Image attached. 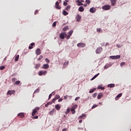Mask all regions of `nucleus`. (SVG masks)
I'll return each mask as SVG.
<instances>
[{
    "label": "nucleus",
    "mask_w": 131,
    "mask_h": 131,
    "mask_svg": "<svg viewBox=\"0 0 131 131\" xmlns=\"http://www.w3.org/2000/svg\"><path fill=\"white\" fill-rule=\"evenodd\" d=\"M62 101H63V99H62V98H60V99L58 100V102H62Z\"/></svg>",
    "instance_id": "6e6d98bb"
},
{
    "label": "nucleus",
    "mask_w": 131,
    "mask_h": 131,
    "mask_svg": "<svg viewBox=\"0 0 131 131\" xmlns=\"http://www.w3.org/2000/svg\"><path fill=\"white\" fill-rule=\"evenodd\" d=\"M56 99L54 98H53V100H52V102H51V103L53 104V103H55V102H56Z\"/></svg>",
    "instance_id": "49530a36"
},
{
    "label": "nucleus",
    "mask_w": 131,
    "mask_h": 131,
    "mask_svg": "<svg viewBox=\"0 0 131 131\" xmlns=\"http://www.w3.org/2000/svg\"><path fill=\"white\" fill-rule=\"evenodd\" d=\"M40 108L39 107H36L33 110V112L32 113V116H34L35 115V114H37V112L38 111V110H39Z\"/></svg>",
    "instance_id": "7ed1b4c3"
},
{
    "label": "nucleus",
    "mask_w": 131,
    "mask_h": 131,
    "mask_svg": "<svg viewBox=\"0 0 131 131\" xmlns=\"http://www.w3.org/2000/svg\"><path fill=\"white\" fill-rule=\"evenodd\" d=\"M85 3L86 5H90L91 4V0H86Z\"/></svg>",
    "instance_id": "e433bc0d"
},
{
    "label": "nucleus",
    "mask_w": 131,
    "mask_h": 131,
    "mask_svg": "<svg viewBox=\"0 0 131 131\" xmlns=\"http://www.w3.org/2000/svg\"><path fill=\"white\" fill-rule=\"evenodd\" d=\"M65 36L66 37V32H64L60 34L59 37L61 39H64Z\"/></svg>",
    "instance_id": "423d86ee"
},
{
    "label": "nucleus",
    "mask_w": 131,
    "mask_h": 131,
    "mask_svg": "<svg viewBox=\"0 0 131 131\" xmlns=\"http://www.w3.org/2000/svg\"><path fill=\"white\" fill-rule=\"evenodd\" d=\"M78 11L79 12H83V11H84V8H83V7L81 6L78 8Z\"/></svg>",
    "instance_id": "412c9836"
},
{
    "label": "nucleus",
    "mask_w": 131,
    "mask_h": 131,
    "mask_svg": "<svg viewBox=\"0 0 131 131\" xmlns=\"http://www.w3.org/2000/svg\"><path fill=\"white\" fill-rule=\"evenodd\" d=\"M105 46H109V43L108 42L106 43Z\"/></svg>",
    "instance_id": "774afa93"
},
{
    "label": "nucleus",
    "mask_w": 131,
    "mask_h": 131,
    "mask_svg": "<svg viewBox=\"0 0 131 131\" xmlns=\"http://www.w3.org/2000/svg\"><path fill=\"white\" fill-rule=\"evenodd\" d=\"M98 90H102V91H104V90H105V87H102V85H99L98 86Z\"/></svg>",
    "instance_id": "b1692460"
},
{
    "label": "nucleus",
    "mask_w": 131,
    "mask_h": 131,
    "mask_svg": "<svg viewBox=\"0 0 131 131\" xmlns=\"http://www.w3.org/2000/svg\"><path fill=\"white\" fill-rule=\"evenodd\" d=\"M76 108H77V104H75V105H74L71 108H70V110L72 112V114H75V113L76 112L75 111V110L76 109Z\"/></svg>",
    "instance_id": "f03ea898"
},
{
    "label": "nucleus",
    "mask_w": 131,
    "mask_h": 131,
    "mask_svg": "<svg viewBox=\"0 0 131 131\" xmlns=\"http://www.w3.org/2000/svg\"><path fill=\"white\" fill-rule=\"evenodd\" d=\"M120 55H116V56H110V59L112 60H115L116 59H120Z\"/></svg>",
    "instance_id": "0eeeda50"
},
{
    "label": "nucleus",
    "mask_w": 131,
    "mask_h": 131,
    "mask_svg": "<svg viewBox=\"0 0 131 131\" xmlns=\"http://www.w3.org/2000/svg\"><path fill=\"white\" fill-rule=\"evenodd\" d=\"M47 73H48L47 71H40L38 73V75H39V76H41V75H46Z\"/></svg>",
    "instance_id": "6e6552de"
},
{
    "label": "nucleus",
    "mask_w": 131,
    "mask_h": 131,
    "mask_svg": "<svg viewBox=\"0 0 131 131\" xmlns=\"http://www.w3.org/2000/svg\"><path fill=\"white\" fill-rule=\"evenodd\" d=\"M81 122H82V120H80L79 121V123H81Z\"/></svg>",
    "instance_id": "e2e57ef3"
},
{
    "label": "nucleus",
    "mask_w": 131,
    "mask_h": 131,
    "mask_svg": "<svg viewBox=\"0 0 131 131\" xmlns=\"http://www.w3.org/2000/svg\"><path fill=\"white\" fill-rule=\"evenodd\" d=\"M14 60H15V61H17V56H16V55L15 56V59Z\"/></svg>",
    "instance_id": "052dcab7"
},
{
    "label": "nucleus",
    "mask_w": 131,
    "mask_h": 131,
    "mask_svg": "<svg viewBox=\"0 0 131 131\" xmlns=\"http://www.w3.org/2000/svg\"><path fill=\"white\" fill-rule=\"evenodd\" d=\"M96 11V8H94V7H92L90 9V12L91 13H95Z\"/></svg>",
    "instance_id": "a211bd4d"
},
{
    "label": "nucleus",
    "mask_w": 131,
    "mask_h": 131,
    "mask_svg": "<svg viewBox=\"0 0 131 131\" xmlns=\"http://www.w3.org/2000/svg\"><path fill=\"white\" fill-rule=\"evenodd\" d=\"M96 91V88H94L93 89H91L89 91L90 94H92V93H94Z\"/></svg>",
    "instance_id": "7c9ffc66"
},
{
    "label": "nucleus",
    "mask_w": 131,
    "mask_h": 131,
    "mask_svg": "<svg viewBox=\"0 0 131 131\" xmlns=\"http://www.w3.org/2000/svg\"><path fill=\"white\" fill-rule=\"evenodd\" d=\"M63 15H64V16H67V15H68V12H67L66 11L64 10L62 12Z\"/></svg>",
    "instance_id": "2f4dec72"
},
{
    "label": "nucleus",
    "mask_w": 131,
    "mask_h": 131,
    "mask_svg": "<svg viewBox=\"0 0 131 131\" xmlns=\"http://www.w3.org/2000/svg\"><path fill=\"white\" fill-rule=\"evenodd\" d=\"M100 75V73H98L96 75H95L92 79L91 80H94V79H95V78H96V77H98V76H99V75Z\"/></svg>",
    "instance_id": "bb28decb"
},
{
    "label": "nucleus",
    "mask_w": 131,
    "mask_h": 131,
    "mask_svg": "<svg viewBox=\"0 0 131 131\" xmlns=\"http://www.w3.org/2000/svg\"><path fill=\"white\" fill-rule=\"evenodd\" d=\"M56 100H58V99H60V95H55V98Z\"/></svg>",
    "instance_id": "4c0bfd02"
},
{
    "label": "nucleus",
    "mask_w": 131,
    "mask_h": 131,
    "mask_svg": "<svg viewBox=\"0 0 131 131\" xmlns=\"http://www.w3.org/2000/svg\"><path fill=\"white\" fill-rule=\"evenodd\" d=\"M124 65H125V62H123L120 64V66H124Z\"/></svg>",
    "instance_id": "de8ad7c7"
},
{
    "label": "nucleus",
    "mask_w": 131,
    "mask_h": 131,
    "mask_svg": "<svg viewBox=\"0 0 131 131\" xmlns=\"http://www.w3.org/2000/svg\"><path fill=\"white\" fill-rule=\"evenodd\" d=\"M77 46L79 48H84L85 47V43H82V42H80V43H78L77 45Z\"/></svg>",
    "instance_id": "9d476101"
},
{
    "label": "nucleus",
    "mask_w": 131,
    "mask_h": 131,
    "mask_svg": "<svg viewBox=\"0 0 131 131\" xmlns=\"http://www.w3.org/2000/svg\"><path fill=\"white\" fill-rule=\"evenodd\" d=\"M40 67V64H37L35 66V69H38V68H39Z\"/></svg>",
    "instance_id": "c756f323"
},
{
    "label": "nucleus",
    "mask_w": 131,
    "mask_h": 131,
    "mask_svg": "<svg viewBox=\"0 0 131 131\" xmlns=\"http://www.w3.org/2000/svg\"><path fill=\"white\" fill-rule=\"evenodd\" d=\"M52 96H53V95H52V94H51L49 95L48 100H50L51 99V98H52Z\"/></svg>",
    "instance_id": "3c124183"
},
{
    "label": "nucleus",
    "mask_w": 131,
    "mask_h": 131,
    "mask_svg": "<svg viewBox=\"0 0 131 131\" xmlns=\"http://www.w3.org/2000/svg\"><path fill=\"white\" fill-rule=\"evenodd\" d=\"M67 129H66V128H63L62 129V131H67Z\"/></svg>",
    "instance_id": "0e129e2a"
},
{
    "label": "nucleus",
    "mask_w": 131,
    "mask_h": 131,
    "mask_svg": "<svg viewBox=\"0 0 131 131\" xmlns=\"http://www.w3.org/2000/svg\"><path fill=\"white\" fill-rule=\"evenodd\" d=\"M98 106H99L98 104H94L92 107V109H94V108H96V107H98Z\"/></svg>",
    "instance_id": "c9c22d12"
},
{
    "label": "nucleus",
    "mask_w": 131,
    "mask_h": 131,
    "mask_svg": "<svg viewBox=\"0 0 131 131\" xmlns=\"http://www.w3.org/2000/svg\"><path fill=\"white\" fill-rule=\"evenodd\" d=\"M17 116L20 118H24L25 117V114L24 113H20L17 115Z\"/></svg>",
    "instance_id": "9b49d317"
},
{
    "label": "nucleus",
    "mask_w": 131,
    "mask_h": 131,
    "mask_svg": "<svg viewBox=\"0 0 131 131\" xmlns=\"http://www.w3.org/2000/svg\"><path fill=\"white\" fill-rule=\"evenodd\" d=\"M107 86H108V88H114V86H115V84H109Z\"/></svg>",
    "instance_id": "c85d7f7f"
},
{
    "label": "nucleus",
    "mask_w": 131,
    "mask_h": 131,
    "mask_svg": "<svg viewBox=\"0 0 131 131\" xmlns=\"http://www.w3.org/2000/svg\"><path fill=\"white\" fill-rule=\"evenodd\" d=\"M52 102H49L47 104H45V107H48L49 105H52Z\"/></svg>",
    "instance_id": "473e14b6"
},
{
    "label": "nucleus",
    "mask_w": 131,
    "mask_h": 131,
    "mask_svg": "<svg viewBox=\"0 0 131 131\" xmlns=\"http://www.w3.org/2000/svg\"><path fill=\"white\" fill-rule=\"evenodd\" d=\"M116 2H117V0H111V5L112 6H115L116 5Z\"/></svg>",
    "instance_id": "f3484780"
},
{
    "label": "nucleus",
    "mask_w": 131,
    "mask_h": 131,
    "mask_svg": "<svg viewBox=\"0 0 131 131\" xmlns=\"http://www.w3.org/2000/svg\"><path fill=\"white\" fill-rule=\"evenodd\" d=\"M37 13H38V10H36L35 11L34 14L36 15V14H37Z\"/></svg>",
    "instance_id": "864d4df0"
},
{
    "label": "nucleus",
    "mask_w": 131,
    "mask_h": 131,
    "mask_svg": "<svg viewBox=\"0 0 131 131\" xmlns=\"http://www.w3.org/2000/svg\"><path fill=\"white\" fill-rule=\"evenodd\" d=\"M42 58H43V57L42 55H40L39 58H38V61H40V60H41V59H42Z\"/></svg>",
    "instance_id": "79ce46f5"
},
{
    "label": "nucleus",
    "mask_w": 131,
    "mask_h": 131,
    "mask_svg": "<svg viewBox=\"0 0 131 131\" xmlns=\"http://www.w3.org/2000/svg\"><path fill=\"white\" fill-rule=\"evenodd\" d=\"M62 2V0H58L55 3V8L57 9V10H61V6H59L60 5V3Z\"/></svg>",
    "instance_id": "f257e3e1"
},
{
    "label": "nucleus",
    "mask_w": 131,
    "mask_h": 131,
    "mask_svg": "<svg viewBox=\"0 0 131 131\" xmlns=\"http://www.w3.org/2000/svg\"><path fill=\"white\" fill-rule=\"evenodd\" d=\"M4 61H7V57H6L4 59Z\"/></svg>",
    "instance_id": "338daca9"
},
{
    "label": "nucleus",
    "mask_w": 131,
    "mask_h": 131,
    "mask_svg": "<svg viewBox=\"0 0 131 131\" xmlns=\"http://www.w3.org/2000/svg\"><path fill=\"white\" fill-rule=\"evenodd\" d=\"M97 31H98V32H100V31H101V28L97 29Z\"/></svg>",
    "instance_id": "13d9d810"
},
{
    "label": "nucleus",
    "mask_w": 131,
    "mask_h": 131,
    "mask_svg": "<svg viewBox=\"0 0 131 131\" xmlns=\"http://www.w3.org/2000/svg\"><path fill=\"white\" fill-rule=\"evenodd\" d=\"M122 96V93H120L115 98V100H117L118 99H119V98H120V97H121Z\"/></svg>",
    "instance_id": "393cba45"
},
{
    "label": "nucleus",
    "mask_w": 131,
    "mask_h": 131,
    "mask_svg": "<svg viewBox=\"0 0 131 131\" xmlns=\"http://www.w3.org/2000/svg\"><path fill=\"white\" fill-rule=\"evenodd\" d=\"M55 94H56V92H55V91L53 92L51 94H50L51 95H52V96H54L55 95Z\"/></svg>",
    "instance_id": "603ef678"
},
{
    "label": "nucleus",
    "mask_w": 131,
    "mask_h": 131,
    "mask_svg": "<svg viewBox=\"0 0 131 131\" xmlns=\"http://www.w3.org/2000/svg\"><path fill=\"white\" fill-rule=\"evenodd\" d=\"M102 10H104V11H108V10H110L111 9V6L110 5H104L102 7Z\"/></svg>",
    "instance_id": "20e7f679"
},
{
    "label": "nucleus",
    "mask_w": 131,
    "mask_h": 131,
    "mask_svg": "<svg viewBox=\"0 0 131 131\" xmlns=\"http://www.w3.org/2000/svg\"><path fill=\"white\" fill-rule=\"evenodd\" d=\"M55 108L57 110V111H59L60 109H61V105L60 104H56L55 105Z\"/></svg>",
    "instance_id": "ddd939ff"
},
{
    "label": "nucleus",
    "mask_w": 131,
    "mask_h": 131,
    "mask_svg": "<svg viewBox=\"0 0 131 131\" xmlns=\"http://www.w3.org/2000/svg\"><path fill=\"white\" fill-rule=\"evenodd\" d=\"M70 112V108H68L67 111L65 112L66 114H68Z\"/></svg>",
    "instance_id": "72a5a7b5"
},
{
    "label": "nucleus",
    "mask_w": 131,
    "mask_h": 131,
    "mask_svg": "<svg viewBox=\"0 0 131 131\" xmlns=\"http://www.w3.org/2000/svg\"><path fill=\"white\" fill-rule=\"evenodd\" d=\"M64 99L65 100H67V99H68V96H67V95L64 96Z\"/></svg>",
    "instance_id": "8fccbe9b"
},
{
    "label": "nucleus",
    "mask_w": 131,
    "mask_h": 131,
    "mask_svg": "<svg viewBox=\"0 0 131 131\" xmlns=\"http://www.w3.org/2000/svg\"><path fill=\"white\" fill-rule=\"evenodd\" d=\"M32 118H33V119H37V118H38V116H36L35 117H33Z\"/></svg>",
    "instance_id": "09e8293b"
},
{
    "label": "nucleus",
    "mask_w": 131,
    "mask_h": 131,
    "mask_svg": "<svg viewBox=\"0 0 131 131\" xmlns=\"http://www.w3.org/2000/svg\"><path fill=\"white\" fill-rule=\"evenodd\" d=\"M78 100H79V97H76V98L75 99V101H77Z\"/></svg>",
    "instance_id": "4d7b16f0"
},
{
    "label": "nucleus",
    "mask_w": 131,
    "mask_h": 131,
    "mask_svg": "<svg viewBox=\"0 0 131 131\" xmlns=\"http://www.w3.org/2000/svg\"><path fill=\"white\" fill-rule=\"evenodd\" d=\"M18 59H19V55H17V61H18Z\"/></svg>",
    "instance_id": "69168bd1"
},
{
    "label": "nucleus",
    "mask_w": 131,
    "mask_h": 131,
    "mask_svg": "<svg viewBox=\"0 0 131 131\" xmlns=\"http://www.w3.org/2000/svg\"><path fill=\"white\" fill-rule=\"evenodd\" d=\"M67 5H68V4L67 3V2H63V5H64V6H66Z\"/></svg>",
    "instance_id": "5fc2aeb1"
},
{
    "label": "nucleus",
    "mask_w": 131,
    "mask_h": 131,
    "mask_svg": "<svg viewBox=\"0 0 131 131\" xmlns=\"http://www.w3.org/2000/svg\"><path fill=\"white\" fill-rule=\"evenodd\" d=\"M41 54V51H40V49L39 48H38L36 50V54L37 56H38Z\"/></svg>",
    "instance_id": "f8f14e48"
},
{
    "label": "nucleus",
    "mask_w": 131,
    "mask_h": 131,
    "mask_svg": "<svg viewBox=\"0 0 131 131\" xmlns=\"http://www.w3.org/2000/svg\"><path fill=\"white\" fill-rule=\"evenodd\" d=\"M12 81H13V82H15V81H16V78H13V79H12Z\"/></svg>",
    "instance_id": "bf43d9fd"
},
{
    "label": "nucleus",
    "mask_w": 131,
    "mask_h": 131,
    "mask_svg": "<svg viewBox=\"0 0 131 131\" xmlns=\"http://www.w3.org/2000/svg\"><path fill=\"white\" fill-rule=\"evenodd\" d=\"M20 82H21L20 81H17V84H19Z\"/></svg>",
    "instance_id": "680f3d73"
},
{
    "label": "nucleus",
    "mask_w": 131,
    "mask_h": 131,
    "mask_svg": "<svg viewBox=\"0 0 131 131\" xmlns=\"http://www.w3.org/2000/svg\"><path fill=\"white\" fill-rule=\"evenodd\" d=\"M45 61L47 63H50V60L48 58H46Z\"/></svg>",
    "instance_id": "a18cd8bd"
},
{
    "label": "nucleus",
    "mask_w": 131,
    "mask_h": 131,
    "mask_svg": "<svg viewBox=\"0 0 131 131\" xmlns=\"http://www.w3.org/2000/svg\"><path fill=\"white\" fill-rule=\"evenodd\" d=\"M104 68H105V69H107V68H109V64H106L104 66Z\"/></svg>",
    "instance_id": "c03bdc74"
},
{
    "label": "nucleus",
    "mask_w": 131,
    "mask_h": 131,
    "mask_svg": "<svg viewBox=\"0 0 131 131\" xmlns=\"http://www.w3.org/2000/svg\"><path fill=\"white\" fill-rule=\"evenodd\" d=\"M70 8H71L70 6V5H68V6L66 8L65 10H66V11H69V10H70Z\"/></svg>",
    "instance_id": "f704fd0d"
},
{
    "label": "nucleus",
    "mask_w": 131,
    "mask_h": 131,
    "mask_svg": "<svg viewBox=\"0 0 131 131\" xmlns=\"http://www.w3.org/2000/svg\"><path fill=\"white\" fill-rule=\"evenodd\" d=\"M56 24H57V22H56V21L54 22V23H53V24H52L53 27H56Z\"/></svg>",
    "instance_id": "37998d69"
},
{
    "label": "nucleus",
    "mask_w": 131,
    "mask_h": 131,
    "mask_svg": "<svg viewBox=\"0 0 131 131\" xmlns=\"http://www.w3.org/2000/svg\"><path fill=\"white\" fill-rule=\"evenodd\" d=\"M55 111H56V110H55V108H53L49 113L50 115H54V112H55Z\"/></svg>",
    "instance_id": "4be33fe9"
},
{
    "label": "nucleus",
    "mask_w": 131,
    "mask_h": 131,
    "mask_svg": "<svg viewBox=\"0 0 131 131\" xmlns=\"http://www.w3.org/2000/svg\"><path fill=\"white\" fill-rule=\"evenodd\" d=\"M68 29H69V27H68V26H66L63 28L62 30L63 31H67V30H68Z\"/></svg>",
    "instance_id": "a878e982"
},
{
    "label": "nucleus",
    "mask_w": 131,
    "mask_h": 131,
    "mask_svg": "<svg viewBox=\"0 0 131 131\" xmlns=\"http://www.w3.org/2000/svg\"><path fill=\"white\" fill-rule=\"evenodd\" d=\"M103 50V48L102 47H99L96 50V54H101V52H102V50Z\"/></svg>",
    "instance_id": "1a4fd4ad"
},
{
    "label": "nucleus",
    "mask_w": 131,
    "mask_h": 131,
    "mask_svg": "<svg viewBox=\"0 0 131 131\" xmlns=\"http://www.w3.org/2000/svg\"><path fill=\"white\" fill-rule=\"evenodd\" d=\"M35 43L32 42L30 45V46L29 47V50H32V49H33V46H35Z\"/></svg>",
    "instance_id": "dca6fc26"
},
{
    "label": "nucleus",
    "mask_w": 131,
    "mask_h": 131,
    "mask_svg": "<svg viewBox=\"0 0 131 131\" xmlns=\"http://www.w3.org/2000/svg\"><path fill=\"white\" fill-rule=\"evenodd\" d=\"M5 68H6V67L2 66L0 67V70H4V69H5Z\"/></svg>",
    "instance_id": "58836bf2"
},
{
    "label": "nucleus",
    "mask_w": 131,
    "mask_h": 131,
    "mask_svg": "<svg viewBox=\"0 0 131 131\" xmlns=\"http://www.w3.org/2000/svg\"><path fill=\"white\" fill-rule=\"evenodd\" d=\"M73 33V30H71L70 32L68 33V35L66 34V38L67 39H69L70 37H71V35H72V34Z\"/></svg>",
    "instance_id": "39448f33"
},
{
    "label": "nucleus",
    "mask_w": 131,
    "mask_h": 131,
    "mask_svg": "<svg viewBox=\"0 0 131 131\" xmlns=\"http://www.w3.org/2000/svg\"><path fill=\"white\" fill-rule=\"evenodd\" d=\"M77 3H78V6H83V4H82L81 1L78 0L77 1Z\"/></svg>",
    "instance_id": "5701e85b"
},
{
    "label": "nucleus",
    "mask_w": 131,
    "mask_h": 131,
    "mask_svg": "<svg viewBox=\"0 0 131 131\" xmlns=\"http://www.w3.org/2000/svg\"><path fill=\"white\" fill-rule=\"evenodd\" d=\"M97 95H98V93H95L93 94L92 97L93 98H96V97H97Z\"/></svg>",
    "instance_id": "ea45409f"
},
{
    "label": "nucleus",
    "mask_w": 131,
    "mask_h": 131,
    "mask_svg": "<svg viewBox=\"0 0 131 131\" xmlns=\"http://www.w3.org/2000/svg\"><path fill=\"white\" fill-rule=\"evenodd\" d=\"M80 19H81V16H80V15L78 14L77 17H76V21H77V22H79V21H80Z\"/></svg>",
    "instance_id": "6ab92c4d"
},
{
    "label": "nucleus",
    "mask_w": 131,
    "mask_h": 131,
    "mask_svg": "<svg viewBox=\"0 0 131 131\" xmlns=\"http://www.w3.org/2000/svg\"><path fill=\"white\" fill-rule=\"evenodd\" d=\"M69 64V61H66V62L64 63L63 65H64V66H66V65H68Z\"/></svg>",
    "instance_id": "a19ab883"
},
{
    "label": "nucleus",
    "mask_w": 131,
    "mask_h": 131,
    "mask_svg": "<svg viewBox=\"0 0 131 131\" xmlns=\"http://www.w3.org/2000/svg\"><path fill=\"white\" fill-rule=\"evenodd\" d=\"M15 90H9L7 92V95H12V94H15Z\"/></svg>",
    "instance_id": "2eb2a0df"
},
{
    "label": "nucleus",
    "mask_w": 131,
    "mask_h": 131,
    "mask_svg": "<svg viewBox=\"0 0 131 131\" xmlns=\"http://www.w3.org/2000/svg\"><path fill=\"white\" fill-rule=\"evenodd\" d=\"M85 116H86V115L84 114H82V115H81L79 117V118L80 119H81L83 118V117H85Z\"/></svg>",
    "instance_id": "cd10ccee"
},
{
    "label": "nucleus",
    "mask_w": 131,
    "mask_h": 131,
    "mask_svg": "<svg viewBox=\"0 0 131 131\" xmlns=\"http://www.w3.org/2000/svg\"><path fill=\"white\" fill-rule=\"evenodd\" d=\"M49 67H50V66L49 65V64H46L43 65V66L42 67V68L43 69H48Z\"/></svg>",
    "instance_id": "4468645a"
},
{
    "label": "nucleus",
    "mask_w": 131,
    "mask_h": 131,
    "mask_svg": "<svg viewBox=\"0 0 131 131\" xmlns=\"http://www.w3.org/2000/svg\"><path fill=\"white\" fill-rule=\"evenodd\" d=\"M103 97V93H99L97 96V99L100 100Z\"/></svg>",
    "instance_id": "aec40b11"
}]
</instances>
